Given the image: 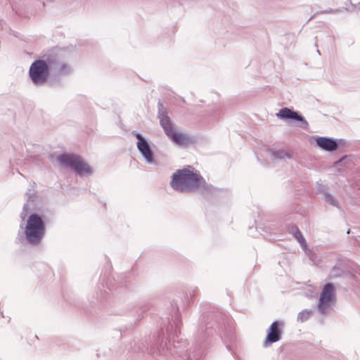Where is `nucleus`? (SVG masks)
Instances as JSON below:
<instances>
[{
	"mask_svg": "<svg viewBox=\"0 0 360 360\" xmlns=\"http://www.w3.org/2000/svg\"><path fill=\"white\" fill-rule=\"evenodd\" d=\"M284 323L281 321H274L269 329L265 340L263 342L264 347H268L273 343L280 341L282 338Z\"/></svg>",
	"mask_w": 360,
	"mask_h": 360,
	"instance_id": "obj_9",
	"label": "nucleus"
},
{
	"mask_svg": "<svg viewBox=\"0 0 360 360\" xmlns=\"http://www.w3.org/2000/svg\"><path fill=\"white\" fill-rule=\"evenodd\" d=\"M148 308L147 307H143L141 308V314H139L137 320H141L142 319L143 314L145 313L148 310Z\"/></svg>",
	"mask_w": 360,
	"mask_h": 360,
	"instance_id": "obj_24",
	"label": "nucleus"
},
{
	"mask_svg": "<svg viewBox=\"0 0 360 360\" xmlns=\"http://www.w3.org/2000/svg\"><path fill=\"white\" fill-rule=\"evenodd\" d=\"M169 184L174 191L181 193L209 192L212 187L200 172L190 165L176 170L172 176Z\"/></svg>",
	"mask_w": 360,
	"mask_h": 360,
	"instance_id": "obj_2",
	"label": "nucleus"
},
{
	"mask_svg": "<svg viewBox=\"0 0 360 360\" xmlns=\"http://www.w3.org/2000/svg\"><path fill=\"white\" fill-rule=\"evenodd\" d=\"M103 290H101L100 294L96 292L97 298L98 299H105V298H106L108 295V290H110V291L112 290L111 288H110L108 287H107V288L105 289V287L103 285Z\"/></svg>",
	"mask_w": 360,
	"mask_h": 360,
	"instance_id": "obj_22",
	"label": "nucleus"
},
{
	"mask_svg": "<svg viewBox=\"0 0 360 360\" xmlns=\"http://www.w3.org/2000/svg\"><path fill=\"white\" fill-rule=\"evenodd\" d=\"M313 312L312 309H304L301 311L297 315V321L301 323L307 321L311 316Z\"/></svg>",
	"mask_w": 360,
	"mask_h": 360,
	"instance_id": "obj_17",
	"label": "nucleus"
},
{
	"mask_svg": "<svg viewBox=\"0 0 360 360\" xmlns=\"http://www.w3.org/2000/svg\"><path fill=\"white\" fill-rule=\"evenodd\" d=\"M288 232L292 234L295 238L300 243L301 245H306V240L303 237L301 231L296 225H290L288 226Z\"/></svg>",
	"mask_w": 360,
	"mask_h": 360,
	"instance_id": "obj_15",
	"label": "nucleus"
},
{
	"mask_svg": "<svg viewBox=\"0 0 360 360\" xmlns=\"http://www.w3.org/2000/svg\"><path fill=\"white\" fill-rule=\"evenodd\" d=\"M316 193L321 195V197L325 195V193H328L327 186L322 184L321 180L316 181Z\"/></svg>",
	"mask_w": 360,
	"mask_h": 360,
	"instance_id": "obj_21",
	"label": "nucleus"
},
{
	"mask_svg": "<svg viewBox=\"0 0 360 360\" xmlns=\"http://www.w3.org/2000/svg\"><path fill=\"white\" fill-rule=\"evenodd\" d=\"M352 6V11H354V10H356L358 11H360V1L357 4H351Z\"/></svg>",
	"mask_w": 360,
	"mask_h": 360,
	"instance_id": "obj_26",
	"label": "nucleus"
},
{
	"mask_svg": "<svg viewBox=\"0 0 360 360\" xmlns=\"http://www.w3.org/2000/svg\"><path fill=\"white\" fill-rule=\"evenodd\" d=\"M276 116L283 120L297 122V126L303 129H308L309 123L306 119L298 112L287 107L280 109Z\"/></svg>",
	"mask_w": 360,
	"mask_h": 360,
	"instance_id": "obj_8",
	"label": "nucleus"
},
{
	"mask_svg": "<svg viewBox=\"0 0 360 360\" xmlns=\"http://www.w3.org/2000/svg\"><path fill=\"white\" fill-rule=\"evenodd\" d=\"M136 147L139 152L141 153L148 164L155 163L154 152L149 143L148 140L141 143V144H137Z\"/></svg>",
	"mask_w": 360,
	"mask_h": 360,
	"instance_id": "obj_12",
	"label": "nucleus"
},
{
	"mask_svg": "<svg viewBox=\"0 0 360 360\" xmlns=\"http://www.w3.org/2000/svg\"><path fill=\"white\" fill-rule=\"evenodd\" d=\"M198 292V289L197 287H191L188 289V292H186V298L187 299L188 303L193 302Z\"/></svg>",
	"mask_w": 360,
	"mask_h": 360,
	"instance_id": "obj_19",
	"label": "nucleus"
},
{
	"mask_svg": "<svg viewBox=\"0 0 360 360\" xmlns=\"http://www.w3.org/2000/svg\"><path fill=\"white\" fill-rule=\"evenodd\" d=\"M168 137L172 142L180 146L188 145L190 143L189 136L182 133H178L175 130Z\"/></svg>",
	"mask_w": 360,
	"mask_h": 360,
	"instance_id": "obj_13",
	"label": "nucleus"
},
{
	"mask_svg": "<svg viewBox=\"0 0 360 360\" xmlns=\"http://www.w3.org/2000/svg\"><path fill=\"white\" fill-rule=\"evenodd\" d=\"M338 11V10H334V9H332V8H329V9L321 11V13H336Z\"/></svg>",
	"mask_w": 360,
	"mask_h": 360,
	"instance_id": "obj_27",
	"label": "nucleus"
},
{
	"mask_svg": "<svg viewBox=\"0 0 360 360\" xmlns=\"http://www.w3.org/2000/svg\"><path fill=\"white\" fill-rule=\"evenodd\" d=\"M345 143V141L342 139H335L328 136H318L316 138V146L328 152L336 151Z\"/></svg>",
	"mask_w": 360,
	"mask_h": 360,
	"instance_id": "obj_10",
	"label": "nucleus"
},
{
	"mask_svg": "<svg viewBox=\"0 0 360 360\" xmlns=\"http://www.w3.org/2000/svg\"><path fill=\"white\" fill-rule=\"evenodd\" d=\"M24 229L25 240L32 246L39 245L43 240L46 233V222L44 216L38 213L30 214L26 221L25 226H20Z\"/></svg>",
	"mask_w": 360,
	"mask_h": 360,
	"instance_id": "obj_3",
	"label": "nucleus"
},
{
	"mask_svg": "<svg viewBox=\"0 0 360 360\" xmlns=\"http://www.w3.org/2000/svg\"><path fill=\"white\" fill-rule=\"evenodd\" d=\"M49 56L51 72L61 77L68 76L72 72V66L65 62L57 53L51 51Z\"/></svg>",
	"mask_w": 360,
	"mask_h": 360,
	"instance_id": "obj_7",
	"label": "nucleus"
},
{
	"mask_svg": "<svg viewBox=\"0 0 360 360\" xmlns=\"http://www.w3.org/2000/svg\"><path fill=\"white\" fill-rule=\"evenodd\" d=\"M158 117L160 119V126L168 136L174 131V124L168 116L167 109L160 101L158 103Z\"/></svg>",
	"mask_w": 360,
	"mask_h": 360,
	"instance_id": "obj_11",
	"label": "nucleus"
},
{
	"mask_svg": "<svg viewBox=\"0 0 360 360\" xmlns=\"http://www.w3.org/2000/svg\"><path fill=\"white\" fill-rule=\"evenodd\" d=\"M168 309V314L161 317L160 323L161 330L167 333V337L158 335L150 348L143 342L134 343V352L144 353L149 351L154 358L165 357L168 360H201L207 345L212 339L218 338L224 342L230 352H233L232 344L235 342L236 335L224 313L207 311L201 315L194 335V349L188 352L187 340L178 339L181 320L176 302H169Z\"/></svg>",
	"mask_w": 360,
	"mask_h": 360,
	"instance_id": "obj_1",
	"label": "nucleus"
},
{
	"mask_svg": "<svg viewBox=\"0 0 360 360\" xmlns=\"http://www.w3.org/2000/svg\"><path fill=\"white\" fill-rule=\"evenodd\" d=\"M335 300V287L333 283H328L323 285L320 294L317 310L319 314L324 315L331 307Z\"/></svg>",
	"mask_w": 360,
	"mask_h": 360,
	"instance_id": "obj_6",
	"label": "nucleus"
},
{
	"mask_svg": "<svg viewBox=\"0 0 360 360\" xmlns=\"http://www.w3.org/2000/svg\"><path fill=\"white\" fill-rule=\"evenodd\" d=\"M20 232L19 231L18 233V236H20ZM18 238H20L19 237H18ZM20 240V239H19Z\"/></svg>",
	"mask_w": 360,
	"mask_h": 360,
	"instance_id": "obj_28",
	"label": "nucleus"
},
{
	"mask_svg": "<svg viewBox=\"0 0 360 360\" xmlns=\"http://www.w3.org/2000/svg\"><path fill=\"white\" fill-rule=\"evenodd\" d=\"M349 231L350 230L349 229L347 231V233L349 234Z\"/></svg>",
	"mask_w": 360,
	"mask_h": 360,
	"instance_id": "obj_30",
	"label": "nucleus"
},
{
	"mask_svg": "<svg viewBox=\"0 0 360 360\" xmlns=\"http://www.w3.org/2000/svg\"><path fill=\"white\" fill-rule=\"evenodd\" d=\"M57 161L62 166L73 169L79 176L92 174V169L89 165L77 155L64 153L57 157Z\"/></svg>",
	"mask_w": 360,
	"mask_h": 360,
	"instance_id": "obj_5",
	"label": "nucleus"
},
{
	"mask_svg": "<svg viewBox=\"0 0 360 360\" xmlns=\"http://www.w3.org/2000/svg\"><path fill=\"white\" fill-rule=\"evenodd\" d=\"M120 287L123 286V283L119 284Z\"/></svg>",
	"mask_w": 360,
	"mask_h": 360,
	"instance_id": "obj_31",
	"label": "nucleus"
},
{
	"mask_svg": "<svg viewBox=\"0 0 360 360\" xmlns=\"http://www.w3.org/2000/svg\"><path fill=\"white\" fill-rule=\"evenodd\" d=\"M51 68L49 53L44 55L42 58L34 60L30 66L29 78L34 86L44 85L51 75Z\"/></svg>",
	"mask_w": 360,
	"mask_h": 360,
	"instance_id": "obj_4",
	"label": "nucleus"
},
{
	"mask_svg": "<svg viewBox=\"0 0 360 360\" xmlns=\"http://www.w3.org/2000/svg\"><path fill=\"white\" fill-rule=\"evenodd\" d=\"M322 200L330 204V205H333L334 207H338V201L335 199L333 195H332L330 193H325V195H323L321 197Z\"/></svg>",
	"mask_w": 360,
	"mask_h": 360,
	"instance_id": "obj_18",
	"label": "nucleus"
},
{
	"mask_svg": "<svg viewBox=\"0 0 360 360\" xmlns=\"http://www.w3.org/2000/svg\"><path fill=\"white\" fill-rule=\"evenodd\" d=\"M346 273L345 266L342 263H338L334 266L330 272V278H337L342 277Z\"/></svg>",
	"mask_w": 360,
	"mask_h": 360,
	"instance_id": "obj_14",
	"label": "nucleus"
},
{
	"mask_svg": "<svg viewBox=\"0 0 360 360\" xmlns=\"http://www.w3.org/2000/svg\"><path fill=\"white\" fill-rule=\"evenodd\" d=\"M32 198H33V196H32L31 195H28V202L25 203L24 205H23L22 211L20 213V218H21L22 221H25V218H26V216H27V212L29 210H31V208L30 207V201L32 200Z\"/></svg>",
	"mask_w": 360,
	"mask_h": 360,
	"instance_id": "obj_20",
	"label": "nucleus"
},
{
	"mask_svg": "<svg viewBox=\"0 0 360 360\" xmlns=\"http://www.w3.org/2000/svg\"><path fill=\"white\" fill-rule=\"evenodd\" d=\"M132 134L137 139V144H141V143H143L144 141H147L148 139H146L141 134L133 131Z\"/></svg>",
	"mask_w": 360,
	"mask_h": 360,
	"instance_id": "obj_23",
	"label": "nucleus"
},
{
	"mask_svg": "<svg viewBox=\"0 0 360 360\" xmlns=\"http://www.w3.org/2000/svg\"><path fill=\"white\" fill-rule=\"evenodd\" d=\"M271 155L276 160H281L285 159H291L292 153L284 150H272Z\"/></svg>",
	"mask_w": 360,
	"mask_h": 360,
	"instance_id": "obj_16",
	"label": "nucleus"
},
{
	"mask_svg": "<svg viewBox=\"0 0 360 360\" xmlns=\"http://www.w3.org/2000/svg\"><path fill=\"white\" fill-rule=\"evenodd\" d=\"M317 53H319V55L321 54L319 50H317Z\"/></svg>",
	"mask_w": 360,
	"mask_h": 360,
	"instance_id": "obj_29",
	"label": "nucleus"
},
{
	"mask_svg": "<svg viewBox=\"0 0 360 360\" xmlns=\"http://www.w3.org/2000/svg\"><path fill=\"white\" fill-rule=\"evenodd\" d=\"M309 257L310 259L314 262H316V260L317 259L316 254L311 251L309 253Z\"/></svg>",
	"mask_w": 360,
	"mask_h": 360,
	"instance_id": "obj_25",
	"label": "nucleus"
}]
</instances>
